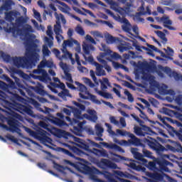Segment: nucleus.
I'll return each instance as SVG.
<instances>
[{"mask_svg":"<svg viewBox=\"0 0 182 182\" xmlns=\"http://www.w3.org/2000/svg\"><path fill=\"white\" fill-rule=\"evenodd\" d=\"M75 85H76V86H77V89L79 90L80 92H81L82 93H85V92H87V87H86L85 86V85L77 82V81H75Z\"/></svg>","mask_w":182,"mask_h":182,"instance_id":"47","label":"nucleus"},{"mask_svg":"<svg viewBox=\"0 0 182 182\" xmlns=\"http://www.w3.org/2000/svg\"><path fill=\"white\" fill-rule=\"evenodd\" d=\"M66 147L72 151L74 154H76V156H80L81 154H83V151L80 150L79 148L74 146H70L69 144H65Z\"/></svg>","mask_w":182,"mask_h":182,"instance_id":"38","label":"nucleus"},{"mask_svg":"<svg viewBox=\"0 0 182 182\" xmlns=\"http://www.w3.org/2000/svg\"><path fill=\"white\" fill-rule=\"evenodd\" d=\"M115 21H118V22H120L122 23V28L124 32H126L127 33H129V35H133L132 33V28H133V26H132V23H130V21L127 20V18H122L120 17H114Z\"/></svg>","mask_w":182,"mask_h":182,"instance_id":"17","label":"nucleus"},{"mask_svg":"<svg viewBox=\"0 0 182 182\" xmlns=\"http://www.w3.org/2000/svg\"><path fill=\"white\" fill-rule=\"evenodd\" d=\"M148 70H152V69H135V73L136 72H141L142 73V76H141V79L142 80H145L146 82H149L150 80V79L153 77L151 75H150V74L146 73V72H150Z\"/></svg>","mask_w":182,"mask_h":182,"instance_id":"26","label":"nucleus"},{"mask_svg":"<svg viewBox=\"0 0 182 182\" xmlns=\"http://www.w3.org/2000/svg\"><path fill=\"white\" fill-rule=\"evenodd\" d=\"M161 113H163L164 114H166V116H173L174 111L167 107H163L161 109Z\"/></svg>","mask_w":182,"mask_h":182,"instance_id":"55","label":"nucleus"},{"mask_svg":"<svg viewBox=\"0 0 182 182\" xmlns=\"http://www.w3.org/2000/svg\"><path fill=\"white\" fill-rule=\"evenodd\" d=\"M70 109H72V113L74 115L75 119L78 120H82V110L75 107H68Z\"/></svg>","mask_w":182,"mask_h":182,"instance_id":"32","label":"nucleus"},{"mask_svg":"<svg viewBox=\"0 0 182 182\" xmlns=\"http://www.w3.org/2000/svg\"><path fill=\"white\" fill-rule=\"evenodd\" d=\"M33 73L31 76L33 79H38L40 82L43 83H49L52 79L49 77V74L45 69H36L33 70Z\"/></svg>","mask_w":182,"mask_h":182,"instance_id":"15","label":"nucleus"},{"mask_svg":"<svg viewBox=\"0 0 182 182\" xmlns=\"http://www.w3.org/2000/svg\"><path fill=\"white\" fill-rule=\"evenodd\" d=\"M4 103L6 106H8V107H9L10 109H13V110H16V112H18L22 114H23V113H26V114L31 116V117H35V114H33V111L28 107L18 103L14 104L9 101H4Z\"/></svg>","mask_w":182,"mask_h":182,"instance_id":"13","label":"nucleus"},{"mask_svg":"<svg viewBox=\"0 0 182 182\" xmlns=\"http://www.w3.org/2000/svg\"><path fill=\"white\" fill-rule=\"evenodd\" d=\"M119 52L121 53H123V52H126V50H129V43H127L126 41H120L117 46Z\"/></svg>","mask_w":182,"mask_h":182,"instance_id":"36","label":"nucleus"},{"mask_svg":"<svg viewBox=\"0 0 182 182\" xmlns=\"http://www.w3.org/2000/svg\"><path fill=\"white\" fill-rule=\"evenodd\" d=\"M43 58H46V56H49L50 55V50H49L47 45L43 46Z\"/></svg>","mask_w":182,"mask_h":182,"instance_id":"60","label":"nucleus"},{"mask_svg":"<svg viewBox=\"0 0 182 182\" xmlns=\"http://www.w3.org/2000/svg\"><path fill=\"white\" fill-rule=\"evenodd\" d=\"M55 17L56 19V24L54 26V32L55 35H60L63 33L62 26H60V21L63 25L66 24V18H65V16L63 14L58 13H55Z\"/></svg>","mask_w":182,"mask_h":182,"instance_id":"16","label":"nucleus"},{"mask_svg":"<svg viewBox=\"0 0 182 182\" xmlns=\"http://www.w3.org/2000/svg\"><path fill=\"white\" fill-rule=\"evenodd\" d=\"M96 134L98 137H102L103 136V132H105V129L103 127H100V125H96Z\"/></svg>","mask_w":182,"mask_h":182,"instance_id":"58","label":"nucleus"},{"mask_svg":"<svg viewBox=\"0 0 182 182\" xmlns=\"http://www.w3.org/2000/svg\"><path fill=\"white\" fill-rule=\"evenodd\" d=\"M39 126L40 127H42L43 129L48 130V132H50V128H49V124H46V122L43 121H41L39 122Z\"/></svg>","mask_w":182,"mask_h":182,"instance_id":"63","label":"nucleus"},{"mask_svg":"<svg viewBox=\"0 0 182 182\" xmlns=\"http://www.w3.org/2000/svg\"><path fill=\"white\" fill-rule=\"evenodd\" d=\"M59 151H62L66 156H69V157L75 158V154L69 151V150L64 149V148H58Z\"/></svg>","mask_w":182,"mask_h":182,"instance_id":"57","label":"nucleus"},{"mask_svg":"<svg viewBox=\"0 0 182 182\" xmlns=\"http://www.w3.org/2000/svg\"><path fill=\"white\" fill-rule=\"evenodd\" d=\"M129 65L134 69H157V63L154 60L147 62L146 60H143L138 61V63L131 60Z\"/></svg>","mask_w":182,"mask_h":182,"instance_id":"14","label":"nucleus"},{"mask_svg":"<svg viewBox=\"0 0 182 182\" xmlns=\"http://www.w3.org/2000/svg\"><path fill=\"white\" fill-rule=\"evenodd\" d=\"M18 16H21V13H19V11L16 10L10 11L9 12H4V18L6 21L10 22L11 25H14L15 21H16V18H18Z\"/></svg>","mask_w":182,"mask_h":182,"instance_id":"18","label":"nucleus"},{"mask_svg":"<svg viewBox=\"0 0 182 182\" xmlns=\"http://www.w3.org/2000/svg\"><path fill=\"white\" fill-rule=\"evenodd\" d=\"M160 95H167V85H163L157 88Z\"/></svg>","mask_w":182,"mask_h":182,"instance_id":"54","label":"nucleus"},{"mask_svg":"<svg viewBox=\"0 0 182 182\" xmlns=\"http://www.w3.org/2000/svg\"><path fill=\"white\" fill-rule=\"evenodd\" d=\"M48 87L53 92V93H58V90L55 87H59V85L55 83V82H50V85H48Z\"/></svg>","mask_w":182,"mask_h":182,"instance_id":"59","label":"nucleus"},{"mask_svg":"<svg viewBox=\"0 0 182 182\" xmlns=\"http://www.w3.org/2000/svg\"><path fill=\"white\" fill-rule=\"evenodd\" d=\"M102 50L105 53H100L99 55L97 56V60L100 63H93L94 66L96 69H110V66L104 58L107 55H110L112 50L107 48L105 44H102Z\"/></svg>","mask_w":182,"mask_h":182,"instance_id":"10","label":"nucleus"},{"mask_svg":"<svg viewBox=\"0 0 182 182\" xmlns=\"http://www.w3.org/2000/svg\"><path fill=\"white\" fill-rule=\"evenodd\" d=\"M129 137L130 139L128 140L129 144H132V146H141V141L134 136V134L131 133Z\"/></svg>","mask_w":182,"mask_h":182,"instance_id":"27","label":"nucleus"},{"mask_svg":"<svg viewBox=\"0 0 182 182\" xmlns=\"http://www.w3.org/2000/svg\"><path fill=\"white\" fill-rule=\"evenodd\" d=\"M9 114V117L6 118L8 125L0 124V126L3 127V129H6V130H10L12 133H19L21 132V129H19V124L21 123L18 120H22V116L21 114L11 111L10 112H6ZM18 120H17V119Z\"/></svg>","mask_w":182,"mask_h":182,"instance_id":"6","label":"nucleus"},{"mask_svg":"<svg viewBox=\"0 0 182 182\" xmlns=\"http://www.w3.org/2000/svg\"><path fill=\"white\" fill-rule=\"evenodd\" d=\"M109 63L112 65L113 68L114 69H127L126 66H124L123 64H120L119 63H116L114 61H110Z\"/></svg>","mask_w":182,"mask_h":182,"instance_id":"50","label":"nucleus"},{"mask_svg":"<svg viewBox=\"0 0 182 182\" xmlns=\"http://www.w3.org/2000/svg\"><path fill=\"white\" fill-rule=\"evenodd\" d=\"M155 33L162 40V43H167V38H166V34L160 31H155Z\"/></svg>","mask_w":182,"mask_h":182,"instance_id":"45","label":"nucleus"},{"mask_svg":"<svg viewBox=\"0 0 182 182\" xmlns=\"http://www.w3.org/2000/svg\"><path fill=\"white\" fill-rule=\"evenodd\" d=\"M148 82L149 83V87L151 90L153 91L156 90V89H157L160 85L159 82H157V81H156V80H154V77L150 78Z\"/></svg>","mask_w":182,"mask_h":182,"instance_id":"39","label":"nucleus"},{"mask_svg":"<svg viewBox=\"0 0 182 182\" xmlns=\"http://www.w3.org/2000/svg\"><path fill=\"white\" fill-rule=\"evenodd\" d=\"M141 15H146V11H144V7L143 6L140 7V11L134 16V21L135 22H144V18H141Z\"/></svg>","mask_w":182,"mask_h":182,"instance_id":"28","label":"nucleus"},{"mask_svg":"<svg viewBox=\"0 0 182 182\" xmlns=\"http://www.w3.org/2000/svg\"><path fill=\"white\" fill-rule=\"evenodd\" d=\"M26 22V20L23 16H18L16 18L12 26H10L6 21L4 19H0V31H5L9 33H13V36L16 38L18 35H22V29L19 28V26H22L23 23Z\"/></svg>","mask_w":182,"mask_h":182,"instance_id":"4","label":"nucleus"},{"mask_svg":"<svg viewBox=\"0 0 182 182\" xmlns=\"http://www.w3.org/2000/svg\"><path fill=\"white\" fill-rule=\"evenodd\" d=\"M7 70L10 72L11 77L15 80V82L18 87H19L18 89H17V93H19V95H21V96H23V97H26V93H28V95H31V90L25 87V85L21 84L19 82V79L15 76V75H18L20 77L28 80L29 79V75H28V74L23 73V71L19 69H10V70L7 69Z\"/></svg>","mask_w":182,"mask_h":182,"instance_id":"5","label":"nucleus"},{"mask_svg":"<svg viewBox=\"0 0 182 182\" xmlns=\"http://www.w3.org/2000/svg\"><path fill=\"white\" fill-rule=\"evenodd\" d=\"M39 52L38 45L35 42L28 41L26 45V57H11V55L1 51V58L8 63H13L16 68L22 69H32L36 66V62L39 60Z\"/></svg>","mask_w":182,"mask_h":182,"instance_id":"1","label":"nucleus"},{"mask_svg":"<svg viewBox=\"0 0 182 182\" xmlns=\"http://www.w3.org/2000/svg\"><path fill=\"white\" fill-rule=\"evenodd\" d=\"M64 75L65 76L66 80L70 82L71 83L73 82V80L72 79V74L69 73L70 72V69H63Z\"/></svg>","mask_w":182,"mask_h":182,"instance_id":"49","label":"nucleus"},{"mask_svg":"<svg viewBox=\"0 0 182 182\" xmlns=\"http://www.w3.org/2000/svg\"><path fill=\"white\" fill-rule=\"evenodd\" d=\"M40 112H42V113H44L45 114H47V117H46V121L48 122V123H51V124H55V126H58L59 127H62V126H65L66 122H65V119L67 120L68 122H70V124L71 126H73L75 123H79V120L76 119H71L70 117H65L63 115V113L62 112H58L56 114V116L58 117H60V119L54 117L50 114V112H52V109L48 108V107H45V109L40 108L39 109Z\"/></svg>","mask_w":182,"mask_h":182,"instance_id":"2","label":"nucleus"},{"mask_svg":"<svg viewBox=\"0 0 182 182\" xmlns=\"http://www.w3.org/2000/svg\"><path fill=\"white\" fill-rule=\"evenodd\" d=\"M97 95L100 96H102V97H105V99H113V96H112V94L109 92H105L102 90L97 91Z\"/></svg>","mask_w":182,"mask_h":182,"instance_id":"48","label":"nucleus"},{"mask_svg":"<svg viewBox=\"0 0 182 182\" xmlns=\"http://www.w3.org/2000/svg\"><path fill=\"white\" fill-rule=\"evenodd\" d=\"M75 32H77V33L81 36H85V30H83V28H82L80 25L77 26L75 28Z\"/></svg>","mask_w":182,"mask_h":182,"instance_id":"61","label":"nucleus"},{"mask_svg":"<svg viewBox=\"0 0 182 182\" xmlns=\"http://www.w3.org/2000/svg\"><path fill=\"white\" fill-rule=\"evenodd\" d=\"M161 113H163L164 114H166V116H173L174 111L167 107H163L161 109Z\"/></svg>","mask_w":182,"mask_h":182,"instance_id":"56","label":"nucleus"},{"mask_svg":"<svg viewBox=\"0 0 182 182\" xmlns=\"http://www.w3.org/2000/svg\"><path fill=\"white\" fill-rule=\"evenodd\" d=\"M134 130L135 134H136V136H140L141 137H144L146 136V134H147V133L143 132L142 128L139 127H134Z\"/></svg>","mask_w":182,"mask_h":182,"instance_id":"43","label":"nucleus"},{"mask_svg":"<svg viewBox=\"0 0 182 182\" xmlns=\"http://www.w3.org/2000/svg\"><path fill=\"white\" fill-rule=\"evenodd\" d=\"M34 92H36V93H37L38 95H40V96H48V92H46L44 90V87L42 85L36 86L33 88Z\"/></svg>","mask_w":182,"mask_h":182,"instance_id":"33","label":"nucleus"},{"mask_svg":"<svg viewBox=\"0 0 182 182\" xmlns=\"http://www.w3.org/2000/svg\"><path fill=\"white\" fill-rule=\"evenodd\" d=\"M137 148H132L131 149V153L133 154L134 159L136 160H139V161H141L142 164H147L146 159H144V156L143 154H140V152L137 151Z\"/></svg>","mask_w":182,"mask_h":182,"instance_id":"25","label":"nucleus"},{"mask_svg":"<svg viewBox=\"0 0 182 182\" xmlns=\"http://www.w3.org/2000/svg\"><path fill=\"white\" fill-rule=\"evenodd\" d=\"M59 97L63 99V100H68L66 97H73V96L69 92V90H64L58 93Z\"/></svg>","mask_w":182,"mask_h":182,"instance_id":"41","label":"nucleus"},{"mask_svg":"<svg viewBox=\"0 0 182 182\" xmlns=\"http://www.w3.org/2000/svg\"><path fill=\"white\" fill-rule=\"evenodd\" d=\"M105 38L107 39V43H114L116 41L110 34L107 35Z\"/></svg>","mask_w":182,"mask_h":182,"instance_id":"64","label":"nucleus"},{"mask_svg":"<svg viewBox=\"0 0 182 182\" xmlns=\"http://www.w3.org/2000/svg\"><path fill=\"white\" fill-rule=\"evenodd\" d=\"M94 154H95V156H97L98 157H105L107 159H109V154L107 153V151H106V149H94Z\"/></svg>","mask_w":182,"mask_h":182,"instance_id":"30","label":"nucleus"},{"mask_svg":"<svg viewBox=\"0 0 182 182\" xmlns=\"http://www.w3.org/2000/svg\"><path fill=\"white\" fill-rule=\"evenodd\" d=\"M29 32H32V26L26 25L23 30H22V34L18 35L19 36H22L26 38L27 41L26 42V45H28V42H33V41H32L33 38V34H31Z\"/></svg>","mask_w":182,"mask_h":182,"instance_id":"19","label":"nucleus"},{"mask_svg":"<svg viewBox=\"0 0 182 182\" xmlns=\"http://www.w3.org/2000/svg\"><path fill=\"white\" fill-rule=\"evenodd\" d=\"M143 141L145 143V144H147L150 149L156 151L157 154H163L164 151H168V150H170V151H178L182 153V146L181 144H177L178 146L179 147L178 149H176V147L170 144H167L164 146L159 143L158 140L150 136L144 138Z\"/></svg>","mask_w":182,"mask_h":182,"instance_id":"3","label":"nucleus"},{"mask_svg":"<svg viewBox=\"0 0 182 182\" xmlns=\"http://www.w3.org/2000/svg\"><path fill=\"white\" fill-rule=\"evenodd\" d=\"M129 167L132 168V170H136V171H146V168L143 167L141 165H137L133 162L129 163Z\"/></svg>","mask_w":182,"mask_h":182,"instance_id":"40","label":"nucleus"},{"mask_svg":"<svg viewBox=\"0 0 182 182\" xmlns=\"http://www.w3.org/2000/svg\"><path fill=\"white\" fill-rule=\"evenodd\" d=\"M108 87H111L112 85H110V82H109V79L107 78H104L103 81L101 82V90H106Z\"/></svg>","mask_w":182,"mask_h":182,"instance_id":"44","label":"nucleus"},{"mask_svg":"<svg viewBox=\"0 0 182 182\" xmlns=\"http://www.w3.org/2000/svg\"><path fill=\"white\" fill-rule=\"evenodd\" d=\"M132 6H127L124 8H122L119 9V14L120 15H126V14H130V12H132V11L130 10V7Z\"/></svg>","mask_w":182,"mask_h":182,"instance_id":"52","label":"nucleus"},{"mask_svg":"<svg viewBox=\"0 0 182 182\" xmlns=\"http://www.w3.org/2000/svg\"><path fill=\"white\" fill-rule=\"evenodd\" d=\"M124 58L125 59H130V58L132 59H136L137 58L138 59H143V56L137 55V53H134V51H129L128 53L124 54Z\"/></svg>","mask_w":182,"mask_h":182,"instance_id":"34","label":"nucleus"},{"mask_svg":"<svg viewBox=\"0 0 182 182\" xmlns=\"http://www.w3.org/2000/svg\"><path fill=\"white\" fill-rule=\"evenodd\" d=\"M46 34L49 38L45 37V41L46 43H48V46L49 48H52L53 46V31H52V26H48V30L46 31Z\"/></svg>","mask_w":182,"mask_h":182,"instance_id":"24","label":"nucleus"},{"mask_svg":"<svg viewBox=\"0 0 182 182\" xmlns=\"http://www.w3.org/2000/svg\"><path fill=\"white\" fill-rule=\"evenodd\" d=\"M100 144H102V146H104V147H106L107 149H114L115 150H118V151H122V150H123L122 147L119 146V145H117L115 144H109L107 142H100Z\"/></svg>","mask_w":182,"mask_h":182,"instance_id":"37","label":"nucleus"},{"mask_svg":"<svg viewBox=\"0 0 182 182\" xmlns=\"http://www.w3.org/2000/svg\"><path fill=\"white\" fill-rule=\"evenodd\" d=\"M57 4H59V5H61V6H58V9L61 12H63L64 14H68V15H69V14H70L69 12L70 8L69 7V6H68V4H66L65 3H63L60 1H58Z\"/></svg>","mask_w":182,"mask_h":182,"instance_id":"29","label":"nucleus"},{"mask_svg":"<svg viewBox=\"0 0 182 182\" xmlns=\"http://www.w3.org/2000/svg\"><path fill=\"white\" fill-rule=\"evenodd\" d=\"M1 79L5 80L9 84H6L4 81L0 80V89L4 92H7V93H9V95H12V97L14 100L21 102V100H22V97L19 96V95L16 94V92H11L9 90V89H16V85L15 84V82H14V80L10 79L9 77L5 74L1 75Z\"/></svg>","mask_w":182,"mask_h":182,"instance_id":"8","label":"nucleus"},{"mask_svg":"<svg viewBox=\"0 0 182 182\" xmlns=\"http://www.w3.org/2000/svg\"><path fill=\"white\" fill-rule=\"evenodd\" d=\"M107 4L110 5L111 9H113V11H116V12H118L120 14V9L121 7H119V4L117 2H115L113 0H105Z\"/></svg>","mask_w":182,"mask_h":182,"instance_id":"35","label":"nucleus"},{"mask_svg":"<svg viewBox=\"0 0 182 182\" xmlns=\"http://www.w3.org/2000/svg\"><path fill=\"white\" fill-rule=\"evenodd\" d=\"M82 80H84V83H85V85H87V86H90V87H95V84L92 83V80L87 77H83Z\"/></svg>","mask_w":182,"mask_h":182,"instance_id":"62","label":"nucleus"},{"mask_svg":"<svg viewBox=\"0 0 182 182\" xmlns=\"http://www.w3.org/2000/svg\"><path fill=\"white\" fill-rule=\"evenodd\" d=\"M25 130L28 133L30 136H31V137H34V139L39 140V141H41L42 144H44V146H46V147L52 149L51 146L53 145V144H52L53 140L50 137L47 136L48 132L46 131L41 128L33 131L28 127H26Z\"/></svg>","mask_w":182,"mask_h":182,"instance_id":"7","label":"nucleus"},{"mask_svg":"<svg viewBox=\"0 0 182 182\" xmlns=\"http://www.w3.org/2000/svg\"><path fill=\"white\" fill-rule=\"evenodd\" d=\"M87 113L84 114L83 117L89 120L90 122H92V123H96L97 122V112L95 109H87Z\"/></svg>","mask_w":182,"mask_h":182,"instance_id":"20","label":"nucleus"},{"mask_svg":"<svg viewBox=\"0 0 182 182\" xmlns=\"http://www.w3.org/2000/svg\"><path fill=\"white\" fill-rule=\"evenodd\" d=\"M156 164H158L159 166V169L161 171L164 173H170V169L168 168V166L170 167L173 166V164L163 158L157 159L155 162L149 161L148 164V167L150 170H154L156 168Z\"/></svg>","mask_w":182,"mask_h":182,"instance_id":"12","label":"nucleus"},{"mask_svg":"<svg viewBox=\"0 0 182 182\" xmlns=\"http://www.w3.org/2000/svg\"><path fill=\"white\" fill-rule=\"evenodd\" d=\"M74 45L77 46L76 48L77 52H80V44L77 40L70 38L68 40H65L63 41V48H61V50L63 54L61 55V60L63 59H70L72 65H75V59L72 58V53H69V51H68V49L66 48V46H69V48H72L73 47Z\"/></svg>","mask_w":182,"mask_h":182,"instance_id":"9","label":"nucleus"},{"mask_svg":"<svg viewBox=\"0 0 182 182\" xmlns=\"http://www.w3.org/2000/svg\"><path fill=\"white\" fill-rule=\"evenodd\" d=\"M161 22H163L164 28H167L169 31H176V28L170 26L173 25V21L170 20V17L164 16L160 18Z\"/></svg>","mask_w":182,"mask_h":182,"instance_id":"23","label":"nucleus"},{"mask_svg":"<svg viewBox=\"0 0 182 182\" xmlns=\"http://www.w3.org/2000/svg\"><path fill=\"white\" fill-rule=\"evenodd\" d=\"M11 6H12V0H6L4 4L1 6V11L0 12V15L5 14L6 11L11 9Z\"/></svg>","mask_w":182,"mask_h":182,"instance_id":"31","label":"nucleus"},{"mask_svg":"<svg viewBox=\"0 0 182 182\" xmlns=\"http://www.w3.org/2000/svg\"><path fill=\"white\" fill-rule=\"evenodd\" d=\"M43 68L55 69V68H56V65H55V64L53 63V60H46V58H43V60L41 61L40 64L38 65V69H43Z\"/></svg>","mask_w":182,"mask_h":182,"instance_id":"21","label":"nucleus"},{"mask_svg":"<svg viewBox=\"0 0 182 182\" xmlns=\"http://www.w3.org/2000/svg\"><path fill=\"white\" fill-rule=\"evenodd\" d=\"M124 95H125V96H127L128 102H129L130 103H133V102H134V97H133L132 93L129 92V90H124Z\"/></svg>","mask_w":182,"mask_h":182,"instance_id":"53","label":"nucleus"},{"mask_svg":"<svg viewBox=\"0 0 182 182\" xmlns=\"http://www.w3.org/2000/svg\"><path fill=\"white\" fill-rule=\"evenodd\" d=\"M141 129H142V132H144V133H146V136H147L148 134H157V133H156L154 131L151 130V128H150L149 127H147L146 125H142Z\"/></svg>","mask_w":182,"mask_h":182,"instance_id":"46","label":"nucleus"},{"mask_svg":"<svg viewBox=\"0 0 182 182\" xmlns=\"http://www.w3.org/2000/svg\"><path fill=\"white\" fill-rule=\"evenodd\" d=\"M99 166L102 168H103V167H107L108 168H113L114 170H116V168H118L117 164L106 159H102L100 162L99 163Z\"/></svg>","mask_w":182,"mask_h":182,"instance_id":"22","label":"nucleus"},{"mask_svg":"<svg viewBox=\"0 0 182 182\" xmlns=\"http://www.w3.org/2000/svg\"><path fill=\"white\" fill-rule=\"evenodd\" d=\"M68 136H70L74 141L76 142V146L80 147V149H82L85 151H90V147H97V149H100V144L87 139L86 140H83L80 138H77L75 136L70 135L68 134Z\"/></svg>","mask_w":182,"mask_h":182,"instance_id":"11","label":"nucleus"},{"mask_svg":"<svg viewBox=\"0 0 182 182\" xmlns=\"http://www.w3.org/2000/svg\"><path fill=\"white\" fill-rule=\"evenodd\" d=\"M171 122L173 123V124H176L177 127H178V132L180 133V134H182V123L176 120V119H170Z\"/></svg>","mask_w":182,"mask_h":182,"instance_id":"51","label":"nucleus"},{"mask_svg":"<svg viewBox=\"0 0 182 182\" xmlns=\"http://www.w3.org/2000/svg\"><path fill=\"white\" fill-rule=\"evenodd\" d=\"M93 49H95V48L92 45H89L87 43L82 44V50H83V52L85 53V55H90V50H93Z\"/></svg>","mask_w":182,"mask_h":182,"instance_id":"42","label":"nucleus"}]
</instances>
